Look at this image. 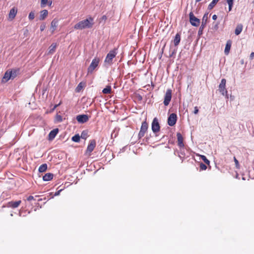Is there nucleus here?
<instances>
[{
    "label": "nucleus",
    "instance_id": "nucleus-3",
    "mask_svg": "<svg viewBox=\"0 0 254 254\" xmlns=\"http://www.w3.org/2000/svg\"><path fill=\"white\" fill-rule=\"evenodd\" d=\"M148 128V125L146 121H144L142 123L141 126L140 127V131L138 134V137L139 139L143 137L145 134L146 133Z\"/></svg>",
    "mask_w": 254,
    "mask_h": 254
},
{
    "label": "nucleus",
    "instance_id": "nucleus-23",
    "mask_svg": "<svg viewBox=\"0 0 254 254\" xmlns=\"http://www.w3.org/2000/svg\"><path fill=\"white\" fill-rule=\"evenodd\" d=\"M57 48V44L56 43H53L49 48V54H53L56 49Z\"/></svg>",
    "mask_w": 254,
    "mask_h": 254
},
{
    "label": "nucleus",
    "instance_id": "nucleus-41",
    "mask_svg": "<svg viewBox=\"0 0 254 254\" xmlns=\"http://www.w3.org/2000/svg\"><path fill=\"white\" fill-rule=\"evenodd\" d=\"M254 58V52H252L250 56V58L251 60H253Z\"/></svg>",
    "mask_w": 254,
    "mask_h": 254
},
{
    "label": "nucleus",
    "instance_id": "nucleus-1",
    "mask_svg": "<svg viewBox=\"0 0 254 254\" xmlns=\"http://www.w3.org/2000/svg\"><path fill=\"white\" fill-rule=\"evenodd\" d=\"M93 25V18L89 17L88 18L80 21L74 26L75 29L82 30L85 28H92Z\"/></svg>",
    "mask_w": 254,
    "mask_h": 254
},
{
    "label": "nucleus",
    "instance_id": "nucleus-48",
    "mask_svg": "<svg viewBox=\"0 0 254 254\" xmlns=\"http://www.w3.org/2000/svg\"><path fill=\"white\" fill-rule=\"evenodd\" d=\"M227 3L233 2L234 0H226Z\"/></svg>",
    "mask_w": 254,
    "mask_h": 254
},
{
    "label": "nucleus",
    "instance_id": "nucleus-32",
    "mask_svg": "<svg viewBox=\"0 0 254 254\" xmlns=\"http://www.w3.org/2000/svg\"><path fill=\"white\" fill-rule=\"evenodd\" d=\"M88 131L87 130H83L80 135V137L82 139H86L88 137Z\"/></svg>",
    "mask_w": 254,
    "mask_h": 254
},
{
    "label": "nucleus",
    "instance_id": "nucleus-7",
    "mask_svg": "<svg viewBox=\"0 0 254 254\" xmlns=\"http://www.w3.org/2000/svg\"><path fill=\"white\" fill-rule=\"evenodd\" d=\"M189 17L190 23L192 25L196 27L199 25L200 20L194 15L192 12L190 13Z\"/></svg>",
    "mask_w": 254,
    "mask_h": 254
},
{
    "label": "nucleus",
    "instance_id": "nucleus-33",
    "mask_svg": "<svg viewBox=\"0 0 254 254\" xmlns=\"http://www.w3.org/2000/svg\"><path fill=\"white\" fill-rule=\"evenodd\" d=\"M208 18V13H205L202 17L201 26L204 24L205 25Z\"/></svg>",
    "mask_w": 254,
    "mask_h": 254
},
{
    "label": "nucleus",
    "instance_id": "nucleus-31",
    "mask_svg": "<svg viewBox=\"0 0 254 254\" xmlns=\"http://www.w3.org/2000/svg\"><path fill=\"white\" fill-rule=\"evenodd\" d=\"M198 156H199L201 158V159L204 162V163L207 165H209L210 164V161L207 159V158L204 155H197Z\"/></svg>",
    "mask_w": 254,
    "mask_h": 254
},
{
    "label": "nucleus",
    "instance_id": "nucleus-2",
    "mask_svg": "<svg viewBox=\"0 0 254 254\" xmlns=\"http://www.w3.org/2000/svg\"><path fill=\"white\" fill-rule=\"evenodd\" d=\"M117 54V49L115 48L111 50L107 55L104 61L105 65H110L113 64V59L115 58Z\"/></svg>",
    "mask_w": 254,
    "mask_h": 254
},
{
    "label": "nucleus",
    "instance_id": "nucleus-45",
    "mask_svg": "<svg viewBox=\"0 0 254 254\" xmlns=\"http://www.w3.org/2000/svg\"><path fill=\"white\" fill-rule=\"evenodd\" d=\"M217 16L216 15L214 14V15H213L212 16V19H213L214 20H216V19H217Z\"/></svg>",
    "mask_w": 254,
    "mask_h": 254
},
{
    "label": "nucleus",
    "instance_id": "nucleus-34",
    "mask_svg": "<svg viewBox=\"0 0 254 254\" xmlns=\"http://www.w3.org/2000/svg\"><path fill=\"white\" fill-rule=\"evenodd\" d=\"M34 17H35L34 12L33 11L30 12L29 14V16H28V18H29V20H32L33 19H34Z\"/></svg>",
    "mask_w": 254,
    "mask_h": 254
},
{
    "label": "nucleus",
    "instance_id": "nucleus-40",
    "mask_svg": "<svg viewBox=\"0 0 254 254\" xmlns=\"http://www.w3.org/2000/svg\"><path fill=\"white\" fill-rule=\"evenodd\" d=\"M62 103V102L61 101L58 104H56L54 106V108L52 109V111H54L56 108H57L59 106H60Z\"/></svg>",
    "mask_w": 254,
    "mask_h": 254
},
{
    "label": "nucleus",
    "instance_id": "nucleus-14",
    "mask_svg": "<svg viewBox=\"0 0 254 254\" xmlns=\"http://www.w3.org/2000/svg\"><path fill=\"white\" fill-rule=\"evenodd\" d=\"M58 25V20L56 19H54L52 20L51 23V27L50 30L51 31L52 34H53L57 29V27Z\"/></svg>",
    "mask_w": 254,
    "mask_h": 254
},
{
    "label": "nucleus",
    "instance_id": "nucleus-27",
    "mask_svg": "<svg viewBox=\"0 0 254 254\" xmlns=\"http://www.w3.org/2000/svg\"><path fill=\"white\" fill-rule=\"evenodd\" d=\"M10 73H11V79L14 78L17 75L18 72L19 71L18 69H13L11 70H9Z\"/></svg>",
    "mask_w": 254,
    "mask_h": 254
},
{
    "label": "nucleus",
    "instance_id": "nucleus-43",
    "mask_svg": "<svg viewBox=\"0 0 254 254\" xmlns=\"http://www.w3.org/2000/svg\"><path fill=\"white\" fill-rule=\"evenodd\" d=\"M45 28V25H41V26H40V30H41V31H44Z\"/></svg>",
    "mask_w": 254,
    "mask_h": 254
},
{
    "label": "nucleus",
    "instance_id": "nucleus-4",
    "mask_svg": "<svg viewBox=\"0 0 254 254\" xmlns=\"http://www.w3.org/2000/svg\"><path fill=\"white\" fill-rule=\"evenodd\" d=\"M226 80L225 78H223L221 80V82L219 85V90L220 93L223 95L228 97V91L226 88Z\"/></svg>",
    "mask_w": 254,
    "mask_h": 254
},
{
    "label": "nucleus",
    "instance_id": "nucleus-6",
    "mask_svg": "<svg viewBox=\"0 0 254 254\" xmlns=\"http://www.w3.org/2000/svg\"><path fill=\"white\" fill-rule=\"evenodd\" d=\"M100 60L98 58H94L89 66L88 68V73H92L94 69L97 67L99 63Z\"/></svg>",
    "mask_w": 254,
    "mask_h": 254
},
{
    "label": "nucleus",
    "instance_id": "nucleus-15",
    "mask_svg": "<svg viewBox=\"0 0 254 254\" xmlns=\"http://www.w3.org/2000/svg\"><path fill=\"white\" fill-rule=\"evenodd\" d=\"M11 78V73H10L9 70H7L1 79L2 83H5L7 82Z\"/></svg>",
    "mask_w": 254,
    "mask_h": 254
},
{
    "label": "nucleus",
    "instance_id": "nucleus-38",
    "mask_svg": "<svg viewBox=\"0 0 254 254\" xmlns=\"http://www.w3.org/2000/svg\"><path fill=\"white\" fill-rule=\"evenodd\" d=\"M228 4L229 5V11H230L232 10L233 5V2L228 3Z\"/></svg>",
    "mask_w": 254,
    "mask_h": 254
},
{
    "label": "nucleus",
    "instance_id": "nucleus-18",
    "mask_svg": "<svg viewBox=\"0 0 254 254\" xmlns=\"http://www.w3.org/2000/svg\"><path fill=\"white\" fill-rule=\"evenodd\" d=\"M231 44H232V41L231 40L227 41L226 44L225 50H224V52H225V53L226 55H228L229 53V52H230V50L231 49Z\"/></svg>",
    "mask_w": 254,
    "mask_h": 254
},
{
    "label": "nucleus",
    "instance_id": "nucleus-30",
    "mask_svg": "<svg viewBox=\"0 0 254 254\" xmlns=\"http://www.w3.org/2000/svg\"><path fill=\"white\" fill-rule=\"evenodd\" d=\"M80 136L78 134H75L72 137V140L75 142H79L80 141Z\"/></svg>",
    "mask_w": 254,
    "mask_h": 254
},
{
    "label": "nucleus",
    "instance_id": "nucleus-10",
    "mask_svg": "<svg viewBox=\"0 0 254 254\" xmlns=\"http://www.w3.org/2000/svg\"><path fill=\"white\" fill-rule=\"evenodd\" d=\"M177 117L175 113H172L170 115L168 119V124L170 126H174L177 122Z\"/></svg>",
    "mask_w": 254,
    "mask_h": 254
},
{
    "label": "nucleus",
    "instance_id": "nucleus-24",
    "mask_svg": "<svg viewBox=\"0 0 254 254\" xmlns=\"http://www.w3.org/2000/svg\"><path fill=\"white\" fill-rule=\"evenodd\" d=\"M52 3V1H48V0H41V6L42 7H45L47 4H48L49 6H51Z\"/></svg>",
    "mask_w": 254,
    "mask_h": 254
},
{
    "label": "nucleus",
    "instance_id": "nucleus-21",
    "mask_svg": "<svg viewBox=\"0 0 254 254\" xmlns=\"http://www.w3.org/2000/svg\"><path fill=\"white\" fill-rule=\"evenodd\" d=\"M53 178V174L51 173L46 174L43 177V179L44 181H49Z\"/></svg>",
    "mask_w": 254,
    "mask_h": 254
},
{
    "label": "nucleus",
    "instance_id": "nucleus-25",
    "mask_svg": "<svg viewBox=\"0 0 254 254\" xmlns=\"http://www.w3.org/2000/svg\"><path fill=\"white\" fill-rule=\"evenodd\" d=\"M112 88L111 86L108 85L106 87V88H104L102 90V92L104 94H110L111 93Z\"/></svg>",
    "mask_w": 254,
    "mask_h": 254
},
{
    "label": "nucleus",
    "instance_id": "nucleus-42",
    "mask_svg": "<svg viewBox=\"0 0 254 254\" xmlns=\"http://www.w3.org/2000/svg\"><path fill=\"white\" fill-rule=\"evenodd\" d=\"M27 200H28V201H31V200H33V199H34V197H33V196H32V195H30V196H29V197H28V198H27Z\"/></svg>",
    "mask_w": 254,
    "mask_h": 254
},
{
    "label": "nucleus",
    "instance_id": "nucleus-13",
    "mask_svg": "<svg viewBox=\"0 0 254 254\" xmlns=\"http://www.w3.org/2000/svg\"><path fill=\"white\" fill-rule=\"evenodd\" d=\"M178 145L180 147H183L184 146V138L181 133L177 132V133Z\"/></svg>",
    "mask_w": 254,
    "mask_h": 254
},
{
    "label": "nucleus",
    "instance_id": "nucleus-37",
    "mask_svg": "<svg viewBox=\"0 0 254 254\" xmlns=\"http://www.w3.org/2000/svg\"><path fill=\"white\" fill-rule=\"evenodd\" d=\"M82 88V83H80L77 85L76 90L77 92H79Z\"/></svg>",
    "mask_w": 254,
    "mask_h": 254
},
{
    "label": "nucleus",
    "instance_id": "nucleus-29",
    "mask_svg": "<svg viewBox=\"0 0 254 254\" xmlns=\"http://www.w3.org/2000/svg\"><path fill=\"white\" fill-rule=\"evenodd\" d=\"M63 121V118L62 116L59 114H57L55 118V123H61Z\"/></svg>",
    "mask_w": 254,
    "mask_h": 254
},
{
    "label": "nucleus",
    "instance_id": "nucleus-49",
    "mask_svg": "<svg viewBox=\"0 0 254 254\" xmlns=\"http://www.w3.org/2000/svg\"><path fill=\"white\" fill-rule=\"evenodd\" d=\"M195 0V2L196 3V2H199L201 0Z\"/></svg>",
    "mask_w": 254,
    "mask_h": 254
},
{
    "label": "nucleus",
    "instance_id": "nucleus-8",
    "mask_svg": "<svg viewBox=\"0 0 254 254\" xmlns=\"http://www.w3.org/2000/svg\"><path fill=\"white\" fill-rule=\"evenodd\" d=\"M151 129L152 131L156 133L160 131V127L157 118H154L151 124Z\"/></svg>",
    "mask_w": 254,
    "mask_h": 254
},
{
    "label": "nucleus",
    "instance_id": "nucleus-19",
    "mask_svg": "<svg viewBox=\"0 0 254 254\" xmlns=\"http://www.w3.org/2000/svg\"><path fill=\"white\" fill-rule=\"evenodd\" d=\"M243 26L242 24H238L235 30V34L236 35H239L242 31Z\"/></svg>",
    "mask_w": 254,
    "mask_h": 254
},
{
    "label": "nucleus",
    "instance_id": "nucleus-47",
    "mask_svg": "<svg viewBox=\"0 0 254 254\" xmlns=\"http://www.w3.org/2000/svg\"><path fill=\"white\" fill-rule=\"evenodd\" d=\"M101 18L103 20H106L107 19V16L106 15H103Z\"/></svg>",
    "mask_w": 254,
    "mask_h": 254
},
{
    "label": "nucleus",
    "instance_id": "nucleus-5",
    "mask_svg": "<svg viewBox=\"0 0 254 254\" xmlns=\"http://www.w3.org/2000/svg\"><path fill=\"white\" fill-rule=\"evenodd\" d=\"M96 145V142L95 139L90 140L89 143L87 146V149L85 151V154L88 156L91 155V153L94 150Z\"/></svg>",
    "mask_w": 254,
    "mask_h": 254
},
{
    "label": "nucleus",
    "instance_id": "nucleus-39",
    "mask_svg": "<svg viewBox=\"0 0 254 254\" xmlns=\"http://www.w3.org/2000/svg\"><path fill=\"white\" fill-rule=\"evenodd\" d=\"M198 113V109L197 107H195L194 109L193 113L194 114H197Z\"/></svg>",
    "mask_w": 254,
    "mask_h": 254
},
{
    "label": "nucleus",
    "instance_id": "nucleus-9",
    "mask_svg": "<svg viewBox=\"0 0 254 254\" xmlns=\"http://www.w3.org/2000/svg\"><path fill=\"white\" fill-rule=\"evenodd\" d=\"M172 99V90L168 89L167 90L164 97V104L165 106H168Z\"/></svg>",
    "mask_w": 254,
    "mask_h": 254
},
{
    "label": "nucleus",
    "instance_id": "nucleus-28",
    "mask_svg": "<svg viewBox=\"0 0 254 254\" xmlns=\"http://www.w3.org/2000/svg\"><path fill=\"white\" fill-rule=\"evenodd\" d=\"M47 169V165L46 164L41 165L39 168V171L40 172H45Z\"/></svg>",
    "mask_w": 254,
    "mask_h": 254
},
{
    "label": "nucleus",
    "instance_id": "nucleus-36",
    "mask_svg": "<svg viewBox=\"0 0 254 254\" xmlns=\"http://www.w3.org/2000/svg\"><path fill=\"white\" fill-rule=\"evenodd\" d=\"M234 162H235V165H236V168L239 169L240 168V165H239V161L236 159V158L235 157H234Z\"/></svg>",
    "mask_w": 254,
    "mask_h": 254
},
{
    "label": "nucleus",
    "instance_id": "nucleus-11",
    "mask_svg": "<svg viewBox=\"0 0 254 254\" xmlns=\"http://www.w3.org/2000/svg\"><path fill=\"white\" fill-rule=\"evenodd\" d=\"M76 120L78 123H84L89 120V117L87 115H80L76 116Z\"/></svg>",
    "mask_w": 254,
    "mask_h": 254
},
{
    "label": "nucleus",
    "instance_id": "nucleus-46",
    "mask_svg": "<svg viewBox=\"0 0 254 254\" xmlns=\"http://www.w3.org/2000/svg\"><path fill=\"white\" fill-rule=\"evenodd\" d=\"M205 25H203L201 27V26H200V28H199V31L198 32L199 33L200 32V31H201L202 30V29H203V27H204Z\"/></svg>",
    "mask_w": 254,
    "mask_h": 254
},
{
    "label": "nucleus",
    "instance_id": "nucleus-16",
    "mask_svg": "<svg viewBox=\"0 0 254 254\" xmlns=\"http://www.w3.org/2000/svg\"><path fill=\"white\" fill-rule=\"evenodd\" d=\"M59 132L58 128H55L51 130L48 135V139L49 140H52L55 137Z\"/></svg>",
    "mask_w": 254,
    "mask_h": 254
},
{
    "label": "nucleus",
    "instance_id": "nucleus-26",
    "mask_svg": "<svg viewBox=\"0 0 254 254\" xmlns=\"http://www.w3.org/2000/svg\"><path fill=\"white\" fill-rule=\"evenodd\" d=\"M219 0H213L208 6V8L209 10L212 9L218 2Z\"/></svg>",
    "mask_w": 254,
    "mask_h": 254
},
{
    "label": "nucleus",
    "instance_id": "nucleus-44",
    "mask_svg": "<svg viewBox=\"0 0 254 254\" xmlns=\"http://www.w3.org/2000/svg\"><path fill=\"white\" fill-rule=\"evenodd\" d=\"M62 190V189H61L60 190H58V191L56 192L55 195H58L60 194L61 191Z\"/></svg>",
    "mask_w": 254,
    "mask_h": 254
},
{
    "label": "nucleus",
    "instance_id": "nucleus-17",
    "mask_svg": "<svg viewBox=\"0 0 254 254\" xmlns=\"http://www.w3.org/2000/svg\"><path fill=\"white\" fill-rule=\"evenodd\" d=\"M21 203V201L20 200L16 201H11L8 203V206L12 208H15L18 207Z\"/></svg>",
    "mask_w": 254,
    "mask_h": 254
},
{
    "label": "nucleus",
    "instance_id": "nucleus-35",
    "mask_svg": "<svg viewBox=\"0 0 254 254\" xmlns=\"http://www.w3.org/2000/svg\"><path fill=\"white\" fill-rule=\"evenodd\" d=\"M199 167H200V170H202V171L205 170L207 169V166H206V165L202 163H200Z\"/></svg>",
    "mask_w": 254,
    "mask_h": 254
},
{
    "label": "nucleus",
    "instance_id": "nucleus-12",
    "mask_svg": "<svg viewBox=\"0 0 254 254\" xmlns=\"http://www.w3.org/2000/svg\"><path fill=\"white\" fill-rule=\"evenodd\" d=\"M17 13V8L15 7H12L9 11L8 14V19L10 20H13Z\"/></svg>",
    "mask_w": 254,
    "mask_h": 254
},
{
    "label": "nucleus",
    "instance_id": "nucleus-20",
    "mask_svg": "<svg viewBox=\"0 0 254 254\" xmlns=\"http://www.w3.org/2000/svg\"><path fill=\"white\" fill-rule=\"evenodd\" d=\"M181 41V35L180 33H177L174 39V44L175 46H178Z\"/></svg>",
    "mask_w": 254,
    "mask_h": 254
},
{
    "label": "nucleus",
    "instance_id": "nucleus-22",
    "mask_svg": "<svg viewBox=\"0 0 254 254\" xmlns=\"http://www.w3.org/2000/svg\"><path fill=\"white\" fill-rule=\"evenodd\" d=\"M48 12L47 10H43L40 12V20H43L47 16Z\"/></svg>",
    "mask_w": 254,
    "mask_h": 254
}]
</instances>
